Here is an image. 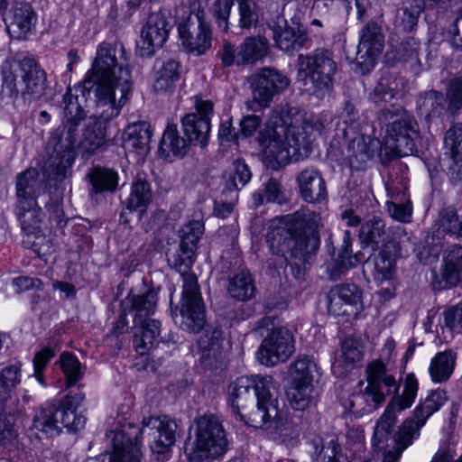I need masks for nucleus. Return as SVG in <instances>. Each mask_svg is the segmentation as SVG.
<instances>
[{
	"label": "nucleus",
	"instance_id": "nucleus-19",
	"mask_svg": "<svg viewBox=\"0 0 462 462\" xmlns=\"http://www.w3.org/2000/svg\"><path fill=\"white\" fill-rule=\"evenodd\" d=\"M214 105L210 100L195 98V112L187 114L181 119L184 134L190 143L204 147L208 144L210 133V115Z\"/></svg>",
	"mask_w": 462,
	"mask_h": 462
},
{
	"label": "nucleus",
	"instance_id": "nucleus-38",
	"mask_svg": "<svg viewBox=\"0 0 462 462\" xmlns=\"http://www.w3.org/2000/svg\"><path fill=\"white\" fill-rule=\"evenodd\" d=\"M445 148L448 151V160L451 161V173L462 172V123L453 125L444 137Z\"/></svg>",
	"mask_w": 462,
	"mask_h": 462
},
{
	"label": "nucleus",
	"instance_id": "nucleus-2",
	"mask_svg": "<svg viewBox=\"0 0 462 462\" xmlns=\"http://www.w3.org/2000/svg\"><path fill=\"white\" fill-rule=\"evenodd\" d=\"M130 54L120 42H102L97 47L91 69L82 87L97 98V112L105 116L117 114L132 95Z\"/></svg>",
	"mask_w": 462,
	"mask_h": 462
},
{
	"label": "nucleus",
	"instance_id": "nucleus-58",
	"mask_svg": "<svg viewBox=\"0 0 462 462\" xmlns=\"http://www.w3.org/2000/svg\"><path fill=\"white\" fill-rule=\"evenodd\" d=\"M234 2L235 0H215L212 5V15L217 25L223 32H227L229 29V18Z\"/></svg>",
	"mask_w": 462,
	"mask_h": 462
},
{
	"label": "nucleus",
	"instance_id": "nucleus-45",
	"mask_svg": "<svg viewBox=\"0 0 462 462\" xmlns=\"http://www.w3.org/2000/svg\"><path fill=\"white\" fill-rule=\"evenodd\" d=\"M456 364V354L451 350L438 353L430 362V374L436 383L446 382L452 374Z\"/></svg>",
	"mask_w": 462,
	"mask_h": 462
},
{
	"label": "nucleus",
	"instance_id": "nucleus-61",
	"mask_svg": "<svg viewBox=\"0 0 462 462\" xmlns=\"http://www.w3.org/2000/svg\"><path fill=\"white\" fill-rule=\"evenodd\" d=\"M87 181L91 185L92 191L97 193L114 191L117 185V175H87Z\"/></svg>",
	"mask_w": 462,
	"mask_h": 462
},
{
	"label": "nucleus",
	"instance_id": "nucleus-53",
	"mask_svg": "<svg viewBox=\"0 0 462 462\" xmlns=\"http://www.w3.org/2000/svg\"><path fill=\"white\" fill-rule=\"evenodd\" d=\"M60 368L66 377V385L70 387L83 376V370L78 357L69 353H63L60 357Z\"/></svg>",
	"mask_w": 462,
	"mask_h": 462
},
{
	"label": "nucleus",
	"instance_id": "nucleus-41",
	"mask_svg": "<svg viewBox=\"0 0 462 462\" xmlns=\"http://www.w3.org/2000/svg\"><path fill=\"white\" fill-rule=\"evenodd\" d=\"M301 198L308 203H319L327 199L326 182L321 175H299Z\"/></svg>",
	"mask_w": 462,
	"mask_h": 462
},
{
	"label": "nucleus",
	"instance_id": "nucleus-48",
	"mask_svg": "<svg viewBox=\"0 0 462 462\" xmlns=\"http://www.w3.org/2000/svg\"><path fill=\"white\" fill-rule=\"evenodd\" d=\"M151 189L149 183L141 178L133 183L132 191L128 199L127 208L139 210L143 214L151 201Z\"/></svg>",
	"mask_w": 462,
	"mask_h": 462
},
{
	"label": "nucleus",
	"instance_id": "nucleus-42",
	"mask_svg": "<svg viewBox=\"0 0 462 462\" xmlns=\"http://www.w3.org/2000/svg\"><path fill=\"white\" fill-rule=\"evenodd\" d=\"M448 401L445 391L432 390L420 401L412 411V416L419 420L420 425H425L428 419L438 411Z\"/></svg>",
	"mask_w": 462,
	"mask_h": 462
},
{
	"label": "nucleus",
	"instance_id": "nucleus-22",
	"mask_svg": "<svg viewBox=\"0 0 462 462\" xmlns=\"http://www.w3.org/2000/svg\"><path fill=\"white\" fill-rule=\"evenodd\" d=\"M171 29V21L162 12L152 13L148 17L141 32L138 44L142 57H151L160 50L167 41Z\"/></svg>",
	"mask_w": 462,
	"mask_h": 462
},
{
	"label": "nucleus",
	"instance_id": "nucleus-59",
	"mask_svg": "<svg viewBox=\"0 0 462 462\" xmlns=\"http://www.w3.org/2000/svg\"><path fill=\"white\" fill-rule=\"evenodd\" d=\"M417 104L427 115L440 113L443 109L444 97L442 93L430 90L420 97Z\"/></svg>",
	"mask_w": 462,
	"mask_h": 462
},
{
	"label": "nucleus",
	"instance_id": "nucleus-4",
	"mask_svg": "<svg viewBox=\"0 0 462 462\" xmlns=\"http://www.w3.org/2000/svg\"><path fill=\"white\" fill-rule=\"evenodd\" d=\"M62 124L51 134L49 144L54 154L49 158L42 173H67L75 161V140L78 127L85 120L87 113L79 103L77 95L68 88L62 97Z\"/></svg>",
	"mask_w": 462,
	"mask_h": 462
},
{
	"label": "nucleus",
	"instance_id": "nucleus-43",
	"mask_svg": "<svg viewBox=\"0 0 462 462\" xmlns=\"http://www.w3.org/2000/svg\"><path fill=\"white\" fill-rule=\"evenodd\" d=\"M401 254L400 245H394L393 249H392L389 243H386L374 258L376 277L382 281L391 280L395 274L396 258Z\"/></svg>",
	"mask_w": 462,
	"mask_h": 462
},
{
	"label": "nucleus",
	"instance_id": "nucleus-8",
	"mask_svg": "<svg viewBox=\"0 0 462 462\" xmlns=\"http://www.w3.org/2000/svg\"><path fill=\"white\" fill-rule=\"evenodd\" d=\"M339 121L345 125L343 135L348 142V162L351 171H365L368 162L374 157L378 140L371 139L360 134L359 114L355 106L346 102L338 115Z\"/></svg>",
	"mask_w": 462,
	"mask_h": 462
},
{
	"label": "nucleus",
	"instance_id": "nucleus-3",
	"mask_svg": "<svg viewBox=\"0 0 462 462\" xmlns=\"http://www.w3.org/2000/svg\"><path fill=\"white\" fill-rule=\"evenodd\" d=\"M319 122L295 125L287 123L278 113L269 118L266 128L259 133L258 143L263 162L267 169L280 171L291 160L307 158L312 151L317 134H321Z\"/></svg>",
	"mask_w": 462,
	"mask_h": 462
},
{
	"label": "nucleus",
	"instance_id": "nucleus-1",
	"mask_svg": "<svg viewBox=\"0 0 462 462\" xmlns=\"http://www.w3.org/2000/svg\"><path fill=\"white\" fill-rule=\"evenodd\" d=\"M367 385L363 392L353 394L350 400L354 411H372L384 402L386 396L394 393L386 409L376 423L373 443L378 448H383V443L392 430L401 412L413 404L418 390L419 383L413 374H408L403 381V389L401 394H397L400 388L399 381L391 374L386 365L380 359H375L366 365Z\"/></svg>",
	"mask_w": 462,
	"mask_h": 462
},
{
	"label": "nucleus",
	"instance_id": "nucleus-33",
	"mask_svg": "<svg viewBox=\"0 0 462 462\" xmlns=\"http://www.w3.org/2000/svg\"><path fill=\"white\" fill-rule=\"evenodd\" d=\"M151 138L150 125L143 121L130 124L123 134L125 148L140 155L149 152Z\"/></svg>",
	"mask_w": 462,
	"mask_h": 462
},
{
	"label": "nucleus",
	"instance_id": "nucleus-15",
	"mask_svg": "<svg viewBox=\"0 0 462 462\" xmlns=\"http://www.w3.org/2000/svg\"><path fill=\"white\" fill-rule=\"evenodd\" d=\"M240 420L247 425L256 429H270L283 432L282 413L279 411L278 400L274 396V391H267L258 397L254 404L250 405L246 411H241L236 414Z\"/></svg>",
	"mask_w": 462,
	"mask_h": 462
},
{
	"label": "nucleus",
	"instance_id": "nucleus-7",
	"mask_svg": "<svg viewBox=\"0 0 462 462\" xmlns=\"http://www.w3.org/2000/svg\"><path fill=\"white\" fill-rule=\"evenodd\" d=\"M194 437L188 454L191 462H214L226 452V433L217 415L208 413L197 417Z\"/></svg>",
	"mask_w": 462,
	"mask_h": 462
},
{
	"label": "nucleus",
	"instance_id": "nucleus-57",
	"mask_svg": "<svg viewBox=\"0 0 462 462\" xmlns=\"http://www.w3.org/2000/svg\"><path fill=\"white\" fill-rule=\"evenodd\" d=\"M55 356V351L51 346H45L38 351L32 359L33 376L39 383L45 386L44 371L50 361Z\"/></svg>",
	"mask_w": 462,
	"mask_h": 462
},
{
	"label": "nucleus",
	"instance_id": "nucleus-20",
	"mask_svg": "<svg viewBox=\"0 0 462 462\" xmlns=\"http://www.w3.org/2000/svg\"><path fill=\"white\" fill-rule=\"evenodd\" d=\"M114 451L102 456V462H141V440L138 428L128 424L113 432Z\"/></svg>",
	"mask_w": 462,
	"mask_h": 462
},
{
	"label": "nucleus",
	"instance_id": "nucleus-9",
	"mask_svg": "<svg viewBox=\"0 0 462 462\" xmlns=\"http://www.w3.org/2000/svg\"><path fill=\"white\" fill-rule=\"evenodd\" d=\"M58 180L51 178V175H18L16 180V204L34 206L37 203V197L42 193L48 192L50 200L45 208L49 212L50 220L61 226L64 220V212L61 208L62 199L60 194H57Z\"/></svg>",
	"mask_w": 462,
	"mask_h": 462
},
{
	"label": "nucleus",
	"instance_id": "nucleus-37",
	"mask_svg": "<svg viewBox=\"0 0 462 462\" xmlns=\"http://www.w3.org/2000/svg\"><path fill=\"white\" fill-rule=\"evenodd\" d=\"M283 219L288 226V231L300 234H319L320 217L314 211L302 208L293 214L286 215Z\"/></svg>",
	"mask_w": 462,
	"mask_h": 462
},
{
	"label": "nucleus",
	"instance_id": "nucleus-31",
	"mask_svg": "<svg viewBox=\"0 0 462 462\" xmlns=\"http://www.w3.org/2000/svg\"><path fill=\"white\" fill-rule=\"evenodd\" d=\"M134 347L143 356L153 347L161 332V323L153 319H142L140 323L134 321Z\"/></svg>",
	"mask_w": 462,
	"mask_h": 462
},
{
	"label": "nucleus",
	"instance_id": "nucleus-27",
	"mask_svg": "<svg viewBox=\"0 0 462 462\" xmlns=\"http://www.w3.org/2000/svg\"><path fill=\"white\" fill-rule=\"evenodd\" d=\"M273 32L276 47L289 55L300 51L309 42V33L305 27L300 24L290 26L283 17L277 18Z\"/></svg>",
	"mask_w": 462,
	"mask_h": 462
},
{
	"label": "nucleus",
	"instance_id": "nucleus-60",
	"mask_svg": "<svg viewBox=\"0 0 462 462\" xmlns=\"http://www.w3.org/2000/svg\"><path fill=\"white\" fill-rule=\"evenodd\" d=\"M386 190L392 199H410L408 192V179L403 175H392L385 181Z\"/></svg>",
	"mask_w": 462,
	"mask_h": 462
},
{
	"label": "nucleus",
	"instance_id": "nucleus-29",
	"mask_svg": "<svg viewBox=\"0 0 462 462\" xmlns=\"http://www.w3.org/2000/svg\"><path fill=\"white\" fill-rule=\"evenodd\" d=\"M31 430L34 431L39 439L42 436L53 437L60 434L57 403L47 402L36 411Z\"/></svg>",
	"mask_w": 462,
	"mask_h": 462
},
{
	"label": "nucleus",
	"instance_id": "nucleus-10",
	"mask_svg": "<svg viewBox=\"0 0 462 462\" xmlns=\"http://www.w3.org/2000/svg\"><path fill=\"white\" fill-rule=\"evenodd\" d=\"M291 382L287 397L295 410L304 411L315 405L319 391L314 383L319 375V366L312 357L300 356L291 365Z\"/></svg>",
	"mask_w": 462,
	"mask_h": 462
},
{
	"label": "nucleus",
	"instance_id": "nucleus-30",
	"mask_svg": "<svg viewBox=\"0 0 462 462\" xmlns=\"http://www.w3.org/2000/svg\"><path fill=\"white\" fill-rule=\"evenodd\" d=\"M289 238L284 237V243L290 247L291 255L304 264L309 258L315 254L320 244L319 236L317 233L300 234L288 231Z\"/></svg>",
	"mask_w": 462,
	"mask_h": 462
},
{
	"label": "nucleus",
	"instance_id": "nucleus-63",
	"mask_svg": "<svg viewBox=\"0 0 462 462\" xmlns=\"http://www.w3.org/2000/svg\"><path fill=\"white\" fill-rule=\"evenodd\" d=\"M356 262L347 260L337 256L336 259L327 264L326 271L329 278L333 281L340 279L350 269L355 267Z\"/></svg>",
	"mask_w": 462,
	"mask_h": 462
},
{
	"label": "nucleus",
	"instance_id": "nucleus-39",
	"mask_svg": "<svg viewBox=\"0 0 462 462\" xmlns=\"http://www.w3.org/2000/svg\"><path fill=\"white\" fill-rule=\"evenodd\" d=\"M268 51L269 42L265 37H246L238 47L239 62L243 65L254 64L263 60L267 55Z\"/></svg>",
	"mask_w": 462,
	"mask_h": 462
},
{
	"label": "nucleus",
	"instance_id": "nucleus-55",
	"mask_svg": "<svg viewBox=\"0 0 462 462\" xmlns=\"http://www.w3.org/2000/svg\"><path fill=\"white\" fill-rule=\"evenodd\" d=\"M386 209L392 218L401 223H410L412 217V203L410 199L386 202Z\"/></svg>",
	"mask_w": 462,
	"mask_h": 462
},
{
	"label": "nucleus",
	"instance_id": "nucleus-36",
	"mask_svg": "<svg viewBox=\"0 0 462 462\" xmlns=\"http://www.w3.org/2000/svg\"><path fill=\"white\" fill-rule=\"evenodd\" d=\"M15 214L20 220L22 230L28 239L33 236L39 240H45L41 229L42 209L38 204L23 205V208L21 205L15 206Z\"/></svg>",
	"mask_w": 462,
	"mask_h": 462
},
{
	"label": "nucleus",
	"instance_id": "nucleus-44",
	"mask_svg": "<svg viewBox=\"0 0 462 462\" xmlns=\"http://www.w3.org/2000/svg\"><path fill=\"white\" fill-rule=\"evenodd\" d=\"M255 291L254 278L247 271H242L229 280L228 294L237 300L245 301L252 299Z\"/></svg>",
	"mask_w": 462,
	"mask_h": 462
},
{
	"label": "nucleus",
	"instance_id": "nucleus-34",
	"mask_svg": "<svg viewBox=\"0 0 462 462\" xmlns=\"http://www.w3.org/2000/svg\"><path fill=\"white\" fill-rule=\"evenodd\" d=\"M37 23V14L28 4H23L16 6L13 11V15L8 24V32L17 39H26L35 28Z\"/></svg>",
	"mask_w": 462,
	"mask_h": 462
},
{
	"label": "nucleus",
	"instance_id": "nucleus-5",
	"mask_svg": "<svg viewBox=\"0 0 462 462\" xmlns=\"http://www.w3.org/2000/svg\"><path fill=\"white\" fill-rule=\"evenodd\" d=\"M1 78L3 97L16 99L21 96L29 104L48 99L47 74L33 58L24 57L16 63L5 60L1 67Z\"/></svg>",
	"mask_w": 462,
	"mask_h": 462
},
{
	"label": "nucleus",
	"instance_id": "nucleus-52",
	"mask_svg": "<svg viewBox=\"0 0 462 462\" xmlns=\"http://www.w3.org/2000/svg\"><path fill=\"white\" fill-rule=\"evenodd\" d=\"M238 26L241 29L256 27L259 23V5L254 0H237Z\"/></svg>",
	"mask_w": 462,
	"mask_h": 462
},
{
	"label": "nucleus",
	"instance_id": "nucleus-17",
	"mask_svg": "<svg viewBox=\"0 0 462 462\" xmlns=\"http://www.w3.org/2000/svg\"><path fill=\"white\" fill-rule=\"evenodd\" d=\"M294 352L295 339L291 331L285 327L273 328L263 339L257 358L262 365L274 366L286 362Z\"/></svg>",
	"mask_w": 462,
	"mask_h": 462
},
{
	"label": "nucleus",
	"instance_id": "nucleus-24",
	"mask_svg": "<svg viewBox=\"0 0 462 462\" xmlns=\"http://www.w3.org/2000/svg\"><path fill=\"white\" fill-rule=\"evenodd\" d=\"M328 312L334 316L356 317L363 310L362 291L355 284H340L328 294Z\"/></svg>",
	"mask_w": 462,
	"mask_h": 462
},
{
	"label": "nucleus",
	"instance_id": "nucleus-26",
	"mask_svg": "<svg viewBox=\"0 0 462 462\" xmlns=\"http://www.w3.org/2000/svg\"><path fill=\"white\" fill-rule=\"evenodd\" d=\"M176 423L163 417H148L142 421V428H138L140 435L144 433L153 438L151 448L153 452L162 453L163 450L175 443Z\"/></svg>",
	"mask_w": 462,
	"mask_h": 462
},
{
	"label": "nucleus",
	"instance_id": "nucleus-28",
	"mask_svg": "<svg viewBox=\"0 0 462 462\" xmlns=\"http://www.w3.org/2000/svg\"><path fill=\"white\" fill-rule=\"evenodd\" d=\"M223 330L218 326H207L198 339L201 358L207 366H213V362L222 361Z\"/></svg>",
	"mask_w": 462,
	"mask_h": 462
},
{
	"label": "nucleus",
	"instance_id": "nucleus-16",
	"mask_svg": "<svg viewBox=\"0 0 462 462\" xmlns=\"http://www.w3.org/2000/svg\"><path fill=\"white\" fill-rule=\"evenodd\" d=\"M97 98L94 97L93 115L89 116L85 125L80 139L78 141V138H76L75 140V155L77 154L76 151H79L82 156L88 157L103 148L108 142L107 130L109 122L116 118L123 109V107H120L117 114L105 116L97 112Z\"/></svg>",
	"mask_w": 462,
	"mask_h": 462
},
{
	"label": "nucleus",
	"instance_id": "nucleus-13",
	"mask_svg": "<svg viewBox=\"0 0 462 462\" xmlns=\"http://www.w3.org/2000/svg\"><path fill=\"white\" fill-rule=\"evenodd\" d=\"M190 269L179 272L183 280L180 301V326L183 329L199 332L205 325V306L196 274Z\"/></svg>",
	"mask_w": 462,
	"mask_h": 462
},
{
	"label": "nucleus",
	"instance_id": "nucleus-49",
	"mask_svg": "<svg viewBox=\"0 0 462 462\" xmlns=\"http://www.w3.org/2000/svg\"><path fill=\"white\" fill-rule=\"evenodd\" d=\"M160 150L167 156H183L188 150L186 141L178 134L176 126H168L162 137Z\"/></svg>",
	"mask_w": 462,
	"mask_h": 462
},
{
	"label": "nucleus",
	"instance_id": "nucleus-32",
	"mask_svg": "<svg viewBox=\"0 0 462 462\" xmlns=\"http://www.w3.org/2000/svg\"><path fill=\"white\" fill-rule=\"evenodd\" d=\"M157 305V292L153 289H148L142 294H134L131 291L123 301V308L134 312V322H141L142 319H149L155 313Z\"/></svg>",
	"mask_w": 462,
	"mask_h": 462
},
{
	"label": "nucleus",
	"instance_id": "nucleus-40",
	"mask_svg": "<svg viewBox=\"0 0 462 462\" xmlns=\"http://www.w3.org/2000/svg\"><path fill=\"white\" fill-rule=\"evenodd\" d=\"M359 238L365 246L375 251L387 243L385 223L383 219L374 217L361 226Z\"/></svg>",
	"mask_w": 462,
	"mask_h": 462
},
{
	"label": "nucleus",
	"instance_id": "nucleus-50",
	"mask_svg": "<svg viewBox=\"0 0 462 462\" xmlns=\"http://www.w3.org/2000/svg\"><path fill=\"white\" fill-rule=\"evenodd\" d=\"M423 426L420 425L419 420L413 416L406 419L395 435L394 447L404 451L420 436V430Z\"/></svg>",
	"mask_w": 462,
	"mask_h": 462
},
{
	"label": "nucleus",
	"instance_id": "nucleus-47",
	"mask_svg": "<svg viewBox=\"0 0 462 462\" xmlns=\"http://www.w3.org/2000/svg\"><path fill=\"white\" fill-rule=\"evenodd\" d=\"M423 7L424 3L422 0H404L402 6L397 11L396 25L403 31H411L417 25Z\"/></svg>",
	"mask_w": 462,
	"mask_h": 462
},
{
	"label": "nucleus",
	"instance_id": "nucleus-46",
	"mask_svg": "<svg viewBox=\"0 0 462 462\" xmlns=\"http://www.w3.org/2000/svg\"><path fill=\"white\" fill-rule=\"evenodd\" d=\"M58 406L59 425L70 431H77L82 429L86 423V418L76 413L74 399L67 395Z\"/></svg>",
	"mask_w": 462,
	"mask_h": 462
},
{
	"label": "nucleus",
	"instance_id": "nucleus-12",
	"mask_svg": "<svg viewBox=\"0 0 462 462\" xmlns=\"http://www.w3.org/2000/svg\"><path fill=\"white\" fill-rule=\"evenodd\" d=\"M178 32L185 50L194 55L204 54L211 47L212 32L200 5H192L188 17L180 23Z\"/></svg>",
	"mask_w": 462,
	"mask_h": 462
},
{
	"label": "nucleus",
	"instance_id": "nucleus-56",
	"mask_svg": "<svg viewBox=\"0 0 462 462\" xmlns=\"http://www.w3.org/2000/svg\"><path fill=\"white\" fill-rule=\"evenodd\" d=\"M439 228L444 233L462 237V217L457 214L453 208H444L439 215Z\"/></svg>",
	"mask_w": 462,
	"mask_h": 462
},
{
	"label": "nucleus",
	"instance_id": "nucleus-62",
	"mask_svg": "<svg viewBox=\"0 0 462 462\" xmlns=\"http://www.w3.org/2000/svg\"><path fill=\"white\" fill-rule=\"evenodd\" d=\"M341 350L346 364L352 365L363 358V347L360 342L354 338H346L342 343Z\"/></svg>",
	"mask_w": 462,
	"mask_h": 462
},
{
	"label": "nucleus",
	"instance_id": "nucleus-11",
	"mask_svg": "<svg viewBox=\"0 0 462 462\" xmlns=\"http://www.w3.org/2000/svg\"><path fill=\"white\" fill-rule=\"evenodd\" d=\"M389 110H383L385 120H393L388 125L385 136V146L393 156H408L417 152L418 142L420 139L419 125L413 116L403 113L399 117Z\"/></svg>",
	"mask_w": 462,
	"mask_h": 462
},
{
	"label": "nucleus",
	"instance_id": "nucleus-6",
	"mask_svg": "<svg viewBox=\"0 0 462 462\" xmlns=\"http://www.w3.org/2000/svg\"><path fill=\"white\" fill-rule=\"evenodd\" d=\"M337 69L333 51L317 48L298 56L296 79L306 92L322 97L332 89Z\"/></svg>",
	"mask_w": 462,
	"mask_h": 462
},
{
	"label": "nucleus",
	"instance_id": "nucleus-23",
	"mask_svg": "<svg viewBox=\"0 0 462 462\" xmlns=\"http://www.w3.org/2000/svg\"><path fill=\"white\" fill-rule=\"evenodd\" d=\"M203 232L204 226L198 220L189 222L180 230L179 250L168 259L169 263L177 272L191 268L195 261L197 244Z\"/></svg>",
	"mask_w": 462,
	"mask_h": 462
},
{
	"label": "nucleus",
	"instance_id": "nucleus-25",
	"mask_svg": "<svg viewBox=\"0 0 462 462\" xmlns=\"http://www.w3.org/2000/svg\"><path fill=\"white\" fill-rule=\"evenodd\" d=\"M461 282L462 245H454L444 251L439 273L435 275L433 286L438 290L450 289Z\"/></svg>",
	"mask_w": 462,
	"mask_h": 462
},
{
	"label": "nucleus",
	"instance_id": "nucleus-18",
	"mask_svg": "<svg viewBox=\"0 0 462 462\" xmlns=\"http://www.w3.org/2000/svg\"><path fill=\"white\" fill-rule=\"evenodd\" d=\"M254 99L263 107L269 106L273 97L290 85V79L280 71L263 68L249 79Z\"/></svg>",
	"mask_w": 462,
	"mask_h": 462
},
{
	"label": "nucleus",
	"instance_id": "nucleus-21",
	"mask_svg": "<svg viewBox=\"0 0 462 462\" xmlns=\"http://www.w3.org/2000/svg\"><path fill=\"white\" fill-rule=\"evenodd\" d=\"M384 37L381 27L369 23L360 31L356 61L362 73L369 72L383 52Z\"/></svg>",
	"mask_w": 462,
	"mask_h": 462
},
{
	"label": "nucleus",
	"instance_id": "nucleus-54",
	"mask_svg": "<svg viewBox=\"0 0 462 462\" xmlns=\"http://www.w3.org/2000/svg\"><path fill=\"white\" fill-rule=\"evenodd\" d=\"M420 42L413 37L404 40L400 46V55L404 63L417 74L420 71V61L419 60Z\"/></svg>",
	"mask_w": 462,
	"mask_h": 462
},
{
	"label": "nucleus",
	"instance_id": "nucleus-35",
	"mask_svg": "<svg viewBox=\"0 0 462 462\" xmlns=\"http://www.w3.org/2000/svg\"><path fill=\"white\" fill-rule=\"evenodd\" d=\"M180 65L174 60H167L156 69L152 88L161 94H171L180 79Z\"/></svg>",
	"mask_w": 462,
	"mask_h": 462
},
{
	"label": "nucleus",
	"instance_id": "nucleus-64",
	"mask_svg": "<svg viewBox=\"0 0 462 462\" xmlns=\"http://www.w3.org/2000/svg\"><path fill=\"white\" fill-rule=\"evenodd\" d=\"M447 98L451 109H458L462 106V78H455L449 81Z\"/></svg>",
	"mask_w": 462,
	"mask_h": 462
},
{
	"label": "nucleus",
	"instance_id": "nucleus-51",
	"mask_svg": "<svg viewBox=\"0 0 462 462\" xmlns=\"http://www.w3.org/2000/svg\"><path fill=\"white\" fill-rule=\"evenodd\" d=\"M21 365H11L0 373V401H7L21 382Z\"/></svg>",
	"mask_w": 462,
	"mask_h": 462
},
{
	"label": "nucleus",
	"instance_id": "nucleus-14",
	"mask_svg": "<svg viewBox=\"0 0 462 462\" xmlns=\"http://www.w3.org/2000/svg\"><path fill=\"white\" fill-rule=\"evenodd\" d=\"M276 383L270 375L240 376L229 384V402L235 414L246 411L267 391H275Z\"/></svg>",
	"mask_w": 462,
	"mask_h": 462
}]
</instances>
